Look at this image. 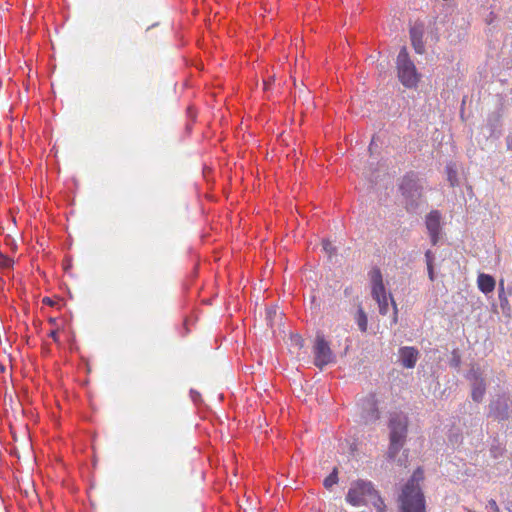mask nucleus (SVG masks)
<instances>
[{
	"label": "nucleus",
	"mask_w": 512,
	"mask_h": 512,
	"mask_svg": "<svg viewBox=\"0 0 512 512\" xmlns=\"http://www.w3.org/2000/svg\"><path fill=\"white\" fill-rule=\"evenodd\" d=\"M423 478L421 469H417L404 485L399 495V512H425V498L419 486Z\"/></svg>",
	"instance_id": "f257e3e1"
},
{
	"label": "nucleus",
	"mask_w": 512,
	"mask_h": 512,
	"mask_svg": "<svg viewBox=\"0 0 512 512\" xmlns=\"http://www.w3.org/2000/svg\"><path fill=\"white\" fill-rule=\"evenodd\" d=\"M397 77L400 83L408 89H417L422 78L414 62L410 59L407 48L402 47L396 58Z\"/></svg>",
	"instance_id": "f03ea898"
},
{
	"label": "nucleus",
	"mask_w": 512,
	"mask_h": 512,
	"mask_svg": "<svg viewBox=\"0 0 512 512\" xmlns=\"http://www.w3.org/2000/svg\"><path fill=\"white\" fill-rule=\"evenodd\" d=\"M407 211L415 212L421 203L423 187L414 173H407L399 186Z\"/></svg>",
	"instance_id": "7ed1b4c3"
},
{
	"label": "nucleus",
	"mask_w": 512,
	"mask_h": 512,
	"mask_svg": "<svg viewBox=\"0 0 512 512\" xmlns=\"http://www.w3.org/2000/svg\"><path fill=\"white\" fill-rule=\"evenodd\" d=\"M378 491L370 481L357 480L351 483L346 495V501L352 506L359 507L369 503Z\"/></svg>",
	"instance_id": "20e7f679"
},
{
	"label": "nucleus",
	"mask_w": 512,
	"mask_h": 512,
	"mask_svg": "<svg viewBox=\"0 0 512 512\" xmlns=\"http://www.w3.org/2000/svg\"><path fill=\"white\" fill-rule=\"evenodd\" d=\"M372 298L376 301L381 315H386L389 310L390 303L392 304L393 297L391 294L387 295L385 286L383 284L382 275L379 269H375L371 276Z\"/></svg>",
	"instance_id": "39448f33"
},
{
	"label": "nucleus",
	"mask_w": 512,
	"mask_h": 512,
	"mask_svg": "<svg viewBox=\"0 0 512 512\" xmlns=\"http://www.w3.org/2000/svg\"><path fill=\"white\" fill-rule=\"evenodd\" d=\"M314 364L319 369L336 361V356L322 334H317L313 345Z\"/></svg>",
	"instance_id": "423d86ee"
},
{
	"label": "nucleus",
	"mask_w": 512,
	"mask_h": 512,
	"mask_svg": "<svg viewBox=\"0 0 512 512\" xmlns=\"http://www.w3.org/2000/svg\"><path fill=\"white\" fill-rule=\"evenodd\" d=\"M389 440L406 443L408 434V417L403 412H392L388 420Z\"/></svg>",
	"instance_id": "0eeeda50"
},
{
	"label": "nucleus",
	"mask_w": 512,
	"mask_h": 512,
	"mask_svg": "<svg viewBox=\"0 0 512 512\" xmlns=\"http://www.w3.org/2000/svg\"><path fill=\"white\" fill-rule=\"evenodd\" d=\"M509 398L503 394L492 399L488 406V415L498 421L509 419Z\"/></svg>",
	"instance_id": "6e6552de"
},
{
	"label": "nucleus",
	"mask_w": 512,
	"mask_h": 512,
	"mask_svg": "<svg viewBox=\"0 0 512 512\" xmlns=\"http://www.w3.org/2000/svg\"><path fill=\"white\" fill-rule=\"evenodd\" d=\"M360 417L365 424L374 423L379 419V411L374 395H368L359 403Z\"/></svg>",
	"instance_id": "1a4fd4ad"
},
{
	"label": "nucleus",
	"mask_w": 512,
	"mask_h": 512,
	"mask_svg": "<svg viewBox=\"0 0 512 512\" xmlns=\"http://www.w3.org/2000/svg\"><path fill=\"white\" fill-rule=\"evenodd\" d=\"M425 26L422 22H415L410 28V40L411 44L417 54H424L425 44L427 38H425Z\"/></svg>",
	"instance_id": "9d476101"
},
{
	"label": "nucleus",
	"mask_w": 512,
	"mask_h": 512,
	"mask_svg": "<svg viewBox=\"0 0 512 512\" xmlns=\"http://www.w3.org/2000/svg\"><path fill=\"white\" fill-rule=\"evenodd\" d=\"M440 220L441 215L438 211H431L426 216V227L433 245H437L439 241V234L441 230Z\"/></svg>",
	"instance_id": "9b49d317"
},
{
	"label": "nucleus",
	"mask_w": 512,
	"mask_h": 512,
	"mask_svg": "<svg viewBox=\"0 0 512 512\" xmlns=\"http://www.w3.org/2000/svg\"><path fill=\"white\" fill-rule=\"evenodd\" d=\"M399 362L405 368L412 369L415 367L419 358V351L415 347L403 346L398 351Z\"/></svg>",
	"instance_id": "f8f14e48"
},
{
	"label": "nucleus",
	"mask_w": 512,
	"mask_h": 512,
	"mask_svg": "<svg viewBox=\"0 0 512 512\" xmlns=\"http://www.w3.org/2000/svg\"><path fill=\"white\" fill-rule=\"evenodd\" d=\"M471 379H472L471 397H472L473 401L480 403V402H482L485 392H486L485 380L476 371L472 372Z\"/></svg>",
	"instance_id": "ddd939ff"
},
{
	"label": "nucleus",
	"mask_w": 512,
	"mask_h": 512,
	"mask_svg": "<svg viewBox=\"0 0 512 512\" xmlns=\"http://www.w3.org/2000/svg\"><path fill=\"white\" fill-rule=\"evenodd\" d=\"M405 443L395 441V440H389V447L386 453V459L389 462H397L399 466H404L406 464L407 457L406 456H399L398 454L400 450L403 448Z\"/></svg>",
	"instance_id": "4468645a"
},
{
	"label": "nucleus",
	"mask_w": 512,
	"mask_h": 512,
	"mask_svg": "<svg viewBox=\"0 0 512 512\" xmlns=\"http://www.w3.org/2000/svg\"><path fill=\"white\" fill-rule=\"evenodd\" d=\"M477 284H478L479 290L482 293L488 294V293H491L494 291L496 282H495V279L491 275L485 274V273H480L477 278Z\"/></svg>",
	"instance_id": "2eb2a0df"
},
{
	"label": "nucleus",
	"mask_w": 512,
	"mask_h": 512,
	"mask_svg": "<svg viewBox=\"0 0 512 512\" xmlns=\"http://www.w3.org/2000/svg\"><path fill=\"white\" fill-rule=\"evenodd\" d=\"M498 298H499V301H500V307L502 309V312L509 316L510 315V304H509V301H508V298H507V295H506V292H505V287H504V280L501 279L499 281V288H498Z\"/></svg>",
	"instance_id": "dca6fc26"
},
{
	"label": "nucleus",
	"mask_w": 512,
	"mask_h": 512,
	"mask_svg": "<svg viewBox=\"0 0 512 512\" xmlns=\"http://www.w3.org/2000/svg\"><path fill=\"white\" fill-rule=\"evenodd\" d=\"M355 321L358 325V328L361 332L367 331L368 326V318L366 312L363 310L361 306L358 307L356 315H355Z\"/></svg>",
	"instance_id": "f3484780"
},
{
	"label": "nucleus",
	"mask_w": 512,
	"mask_h": 512,
	"mask_svg": "<svg viewBox=\"0 0 512 512\" xmlns=\"http://www.w3.org/2000/svg\"><path fill=\"white\" fill-rule=\"evenodd\" d=\"M447 180L450 186L455 187L459 185L458 174L456 165L453 163H449L446 166Z\"/></svg>",
	"instance_id": "a211bd4d"
},
{
	"label": "nucleus",
	"mask_w": 512,
	"mask_h": 512,
	"mask_svg": "<svg viewBox=\"0 0 512 512\" xmlns=\"http://www.w3.org/2000/svg\"><path fill=\"white\" fill-rule=\"evenodd\" d=\"M369 503L375 508L377 512H387L386 504L378 492L374 494Z\"/></svg>",
	"instance_id": "6ab92c4d"
},
{
	"label": "nucleus",
	"mask_w": 512,
	"mask_h": 512,
	"mask_svg": "<svg viewBox=\"0 0 512 512\" xmlns=\"http://www.w3.org/2000/svg\"><path fill=\"white\" fill-rule=\"evenodd\" d=\"M338 482V470L334 468L333 471L324 479L323 485L326 489H331Z\"/></svg>",
	"instance_id": "aec40b11"
},
{
	"label": "nucleus",
	"mask_w": 512,
	"mask_h": 512,
	"mask_svg": "<svg viewBox=\"0 0 512 512\" xmlns=\"http://www.w3.org/2000/svg\"><path fill=\"white\" fill-rule=\"evenodd\" d=\"M13 259L8 257V256H5L3 254H0V268L1 269H8V268H11L13 266Z\"/></svg>",
	"instance_id": "412c9836"
},
{
	"label": "nucleus",
	"mask_w": 512,
	"mask_h": 512,
	"mask_svg": "<svg viewBox=\"0 0 512 512\" xmlns=\"http://www.w3.org/2000/svg\"><path fill=\"white\" fill-rule=\"evenodd\" d=\"M393 307V315L391 318V326L396 325L398 323V308L394 300H392Z\"/></svg>",
	"instance_id": "4be33fe9"
},
{
	"label": "nucleus",
	"mask_w": 512,
	"mask_h": 512,
	"mask_svg": "<svg viewBox=\"0 0 512 512\" xmlns=\"http://www.w3.org/2000/svg\"><path fill=\"white\" fill-rule=\"evenodd\" d=\"M434 260H435V254L431 250H427L425 252L426 266H429V264L434 265Z\"/></svg>",
	"instance_id": "5701e85b"
},
{
	"label": "nucleus",
	"mask_w": 512,
	"mask_h": 512,
	"mask_svg": "<svg viewBox=\"0 0 512 512\" xmlns=\"http://www.w3.org/2000/svg\"><path fill=\"white\" fill-rule=\"evenodd\" d=\"M486 508L489 512H499V507L495 500L491 499L488 501Z\"/></svg>",
	"instance_id": "b1692460"
},
{
	"label": "nucleus",
	"mask_w": 512,
	"mask_h": 512,
	"mask_svg": "<svg viewBox=\"0 0 512 512\" xmlns=\"http://www.w3.org/2000/svg\"><path fill=\"white\" fill-rule=\"evenodd\" d=\"M323 249L329 254H332L335 250L332 243L328 240L323 241Z\"/></svg>",
	"instance_id": "393cba45"
},
{
	"label": "nucleus",
	"mask_w": 512,
	"mask_h": 512,
	"mask_svg": "<svg viewBox=\"0 0 512 512\" xmlns=\"http://www.w3.org/2000/svg\"><path fill=\"white\" fill-rule=\"evenodd\" d=\"M428 277L431 281L435 280L434 265L427 266Z\"/></svg>",
	"instance_id": "a878e982"
},
{
	"label": "nucleus",
	"mask_w": 512,
	"mask_h": 512,
	"mask_svg": "<svg viewBox=\"0 0 512 512\" xmlns=\"http://www.w3.org/2000/svg\"><path fill=\"white\" fill-rule=\"evenodd\" d=\"M190 393H191V398H192L193 402L197 403V401L200 398V394L194 390H191Z\"/></svg>",
	"instance_id": "bb28decb"
},
{
	"label": "nucleus",
	"mask_w": 512,
	"mask_h": 512,
	"mask_svg": "<svg viewBox=\"0 0 512 512\" xmlns=\"http://www.w3.org/2000/svg\"><path fill=\"white\" fill-rule=\"evenodd\" d=\"M459 363H460L459 357L454 356L451 361V365L457 367L459 365Z\"/></svg>",
	"instance_id": "cd10ccee"
},
{
	"label": "nucleus",
	"mask_w": 512,
	"mask_h": 512,
	"mask_svg": "<svg viewBox=\"0 0 512 512\" xmlns=\"http://www.w3.org/2000/svg\"><path fill=\"white\" fill-rule=\"evenodd\" d=\"M44 303H47V304L51 305L52 301L49 298H45L44 299Z\"/></svg>",
	"instance_id": "c85d7f7f"
},
{
	"label": "nucleus",
	"mask_w": 512,
	"mask_h": 512,
	"mask_svg": "<svg viewBox=\"0 0 512 512\" xmlns=\"http://www.w3.org/2000/svg\"><path fill=\"white\" fill-rule=\"evenodd\" d=\"M508 294L511 295L512 294V288H509L508 289Z\"/></svg>",
	"instance_id": "c756f323"
},
{
	"label": "nucleus",
	"mask_w": 512,
	"mask_h": 512,
	"mask_svg": "<svg viewBox=\"0 0 512 512\" xmlns=\"http://www.w3.org/2000/svg\"><path fill=\"white\" fill-rule=\"evenodd\" d=\"M431 39L432 40H437V36H432Z\"/></svg>",
	"instance_id": "7c9ffc66"
},
{
	"label": "nucleus",
	"mask_w": 512,
	"mask_h": 512,
	"mask_svg": "<svg viewBox=\"0 0 512 512\" xmlns=\"http://www.w3.org/2000/svg\"><path fill=\"white\" fill-rule=\"evenodd\" d=\"M51 335H52V337H54V338H55V337H56V332H52V334H51Z\"/></svg>",
	"instance_id": "2f4dec72"
},
{
	"label": "nucleus",
	"mask_w": 512,
	"mask_h": 512,
	"mask_svg": "<svg viewBox=\"0 0 512 512\" xmlns=\"http://www.w3.org/2000/svg\"><path fill=\"white\" fill-rule=\"evenodd\" d=\"M467 512H474V511L468 510Z\"/></svg>",
	"instance_id": "473e14b6"
}]
</instances>
